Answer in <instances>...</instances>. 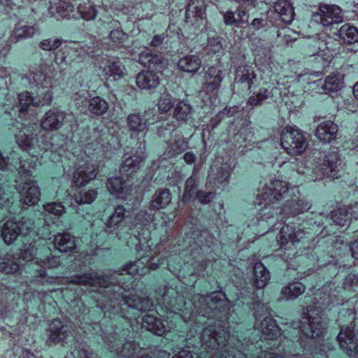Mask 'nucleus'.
<instances>
[{"mask_svg":"<svg viewBox=\"0 0 358 358\" xmlns=\"http://www.w3.org/2000/svg\"><path fill=\"white\" fill-rule=\"evenodd\" d=\"M224 291L185 301L168 286L155 292V299L136 294L137 285L127 287L115 281L86 289L77 304L64 298L80 318L85 303L93 302L90 315L100 322L80 327L87 336L120 358H228L234 329L232 313L239 309V268L229 270ZM81 320L79 319V321Z\"/></svg>","mask_w":358,"mask_h":358,"instance_id":"obj_1","label":"nucleus"},{"mask_svg":"<svg viewBox=\"0 0 358 358\" xmlns=\"http://www.w3.org/2000/svg\"><path fill=\"white\" fill-rule=\"evenodd\" d=\"M353 196L358 198V189ZM255 208L250 209L248 220L244 224L241 234L236 232V242L243 239L253 243L257 236L269 231L276 224L283 225L276 236L281 250L282 259L288 262H303L306 267L317 265L333 271L334 284L324 285L314 294L313 305L303 310L301 320L293 321L282 330V338H311L323 336L327 324L324 309L344 305L348 301L347 292L358 294V272L353 270L342 279L336 287L334 284L341 278L337 271V256L348 248V241L338 236H331L350 229L358 231V201L344 205L331 213L330 217L324 213H305L311 208V203L300 197L297 186H289L281 180L269 178L260 182L257 189Z\"/></svg>","mask_w":358,"mask_h":358,"instance_id":"obj_2","label":"nucleus"},{"mask_svg":"<svg viewBox=\"0 0 358 358\" xmlns=\"http://www.w3.org/2000/svg\"><path fill=\"white\" fill-rule=\"evenodd\" d=\"M145 158L140 155H132L127 158L120 169V176L112 177L108 180L107 188L110 194L127 201V210L122 206H117L112 215L106 221L94 218L91 214L78 208L77 213L90 222L92 236L90 243L100 247L101 250L113 238L127 240L134 236L138 241L136 250L138 260L125 264L121 271L111 273V278L115 282H123L127 287L137 285L138 275H143L145 269L156 270L166 266L168 270L184 283L186 275H200L208 266L210 260L203 252L212 253L213 250L206 241V245H201L202 235L191 227L189 232L179 238L173 248L164 253L159 252L165 238H160L159 244L155 249L152 248L154 230H150L151 213L141 210L132 220L129 210L140 206L143 195L134 185V176L143 164Z\"/></svg>","mask_w":358,"mask_h":358,"instance_id":"obj_3","label":"nucleus"},{"mask_svg":"<svg viewBox=\"0 0 358 358\" xmlns=\"http://www.w3.org/2000/svg\"><path fill=\"white\" fill-rule=\"evenodd\" d=\"M246 283L243 281L240 291V313H252L255 319V328L240 331L241 321H236L238 331L234 329L228 358H338L335 342L331 338L326 341L320 338H311L308 341L304 338L281 336V329L276 322L269 317L260 321L265 313L262 302V289L270 280V272L262 262H257L251 276L245 273Z\"/></svg>","mask_w":358,"mask_h":358,"instance_id":"obj_4","label":"nucleus"},{"mask_svg":"<svg viewBox=\"0 0 358 358\" xmlns=\"http://www.w3.org/2000/svg\"><path fill=\"white\" fill-rule=\"evenodd\" d=\"M40 124L36 122H21L16 120L10 130L14 134L16 142L19 146L27 151L32 157L41 155L48 156L56 166L62 167L64 174L68 177L72 176L73 182L78 187L85 185L90 181L95 179L96 168L90 163V157L85 152L76 150L66 152L62 148H56L49 134L38 136L34 131L40 126L44 130H55L63 124L64 113H48Z\"/></svg>","mask_w":358,"mask_h":358,"instance_id":"obj_5","label":"nucleus"},{"mask_svg":"<svg viewBox=\"0 0 358 358\" xmlns=\"http://www.w3.org/2000/svg\"><path fill=\"white\" fill-rule=\"evenodd\" d=\"M342 160L337 150H315L298 163L297 173L305 182L339 178L343 173Z\"/></svg>","mask_w":358,"mask_h":358,"instance_id":"obj_6","label":"nucleus"},{"mask_svg":"<svg viewBox=\"0 0 358 358\" xmlns=\"http://www.w3.org/2000/svg\"><path fill=\"white\" fill-rule=\"evenodd\" d=\"M21 85L33 90H37L38 96H34L27 91L19 94L18 112H27L40 105H49L52 101L51 78L43 72H31L22 76Z\"/></svg>","mask_w":358,"mask_h":358,"instance_id":"obj_7","label":"nucleus"},{"mask_svg":"<svg viewBox=\"0 0 358 358\" xmlns=\"http://www.w3.org/2000/svg\"><path fill=\"white\" fill-rule=\"evenodd\" d=\"M45 334L48 336L46 342L49 345L63 342V345L65 344L72 348L74 345L72 352L74 357L100 358L96 350L88 345L87 341L78 343L71 325H69L66 321L58 318L52 320L46 329Z\"/></svg>","mask_w":358,"mask_h":358,"instance_id":"obj_8","label":"nucleus"},{"mask_svg":"<svg viewBox=\"0 0 358 358\" xmlns=\"http://www.w3.org/2000/svg\"><path fill=\"white\" fill-rule=\"evenodd\" d=\"M99 22L100 25L98 26L100 34H103L106 30V34L109 31V34L106 41H110V43L106 44V42L99 43L96 41L94 38H90V43L84 44L85 55H87L91 58H95L96 60H103V52L102 49L110 50L119 48L124 45L125 41L127 39V35L121 29L120 24L118 20L110 18L108 15H103Z\"/></svg>","mask_w":358,"mask_h":358,"instance_id":"obj_9","label":"nucleus"},{"mask_svg":"<svg viewBox=\"0 0 358 358\" xmlns=\"http://www.w3.org/2000/svg\"><path fill=\"white\" fill-rule=\"evenodd\" d=\"M54 54V61L57 64H70L77 57L85 56L84 43L70 41L62 45V40L59 38H50L42 40L39 48L45 51H54L60 48Z\"/></svg>","mask_w":358,"mask_h":358,"instance_id":"obj_10","label":"nucleus"},{"mask_svg":"<svg viewBox=\"0 0 358 358\" xmlns=\"http://www.w3.org/2000/svg\"><path fill=\"white\" fill-rule=\"evenodd\" d=\"M88 85H85L81 83H77L71 87V98L76 101L78 109L83 112V110L87 108L89 112H107L108 109V102L101 96H95L90 100Z\"/></svg>","mask_w":358,"mask_h":358,"instance_id":"obj_11","label":"nucleus"},{"mask_svg":"<svg viewBox=\"0 0 358 358\" xmlns=\"http://www.w3.org/2000/svg\"><path fill=\"white\" fill-rule=\"evenodd\" d=\"M0 4L4 7V10L8 15L15 17L19 15L20 20L11 34L10 42L15 43L19 40L31 38L34 35L38 30V27L36 25L28 24H31V19L24 17V8L17 7L16 8L17 13H12V11L15 10L16 5L11 0H0Z\"/></svg>","mask_w":358,"mask_h":358,"instance_id":"obj_12","label":"nucleus"},{"mask_svg":"<svg viewBox=\"0 0 358 358\" xmlns=\"http://www.w3.org/2000/svg\"><path fill=\"white\" fill-rule=\"evenodd\" d=\"M348 320H351L350 324L348 327L341 326L336 342L343 352L352 357L358 353V331L355 329V322L357 315L352 309H348Z\"/></svg>","mask_w":358,"mask_h":358,"instance_id":"obj_13","label":"nucleus"},{"mask_svg":"<svg viewBox=\"0 0 358 358\" xmlns=\"http://www.w3.org/2000/svg\"><path fill=\"white\" fill-rule=\"evenodd\" d=\"M308 39L307 44L310 50L307 52V55L315 57V60L320 64V68H327L333 57L331 48L329 46L331 38L327 34L322 32L308 37Z\"/></svg>","mask_w":358,"mask_h":358,"instance_id":"obj_14","label":"nucleus"},{"mask_svg":"<svg viewBox=\"0 0 358 358\" xmlns=\"http://www.w3.org/2000/svg\"><path fill=\"white\" fill-rule=\"evenodd\" d=\"M124 133V130L120 127V124L113 122H109L104 123L103 125H98L93 133L92 138L87 136H81L78 141V143L84 144L87 143L90 145L91 143H95L96 145L98 144L103 145L105 141H108L109 136L115 137L119 140V143L121 144V134Z\"/></svg>","mask_w":358,"mask_h":358,"instance_id":"obj_15","label":"nucleus"},{"mask_svg":"<svg viewBox=\"0 0 358 358\" xmlns=\"http://www.w3.org/2000/svg\"><path fill=\"white\" fill-rule=\"evenodd\" d=\"M281 145L292 155L302 154L307 148L308 143L300 130L286 128L281 134Z\"/></svg>","mask_w":358,"mask_h":358,"instance_id":"obj_16","label":"nucleus"},{"mask_svg":"<svg viewBox=\"0 0 358 358\" xmlns=\"http://www.w3.org/2000/svg\"><path fill=\"white\" fill-rule=\"evenodd\" d=\"M312 19L324 27H327L342 22L343 17L339 6L321 4L317 11L313 13Z\"/></svg>","mask_w":358,"mask_h":358,"instance_id":"obj_17","label":"nucleus"},{"mask_svg":"<svg viewBox=\"0 0 358 358\" xmlns=\"http://www.w3.org/2000/svg\"><path fill=\"white\" fill-rule=\"evenodd\" d=\"M198 181L194 176H190L185 182V190L182 197L183 203L194 202L196 199L202 204H208L215 198L216 194L214 192L196 191Z\"/></svg>","mask_w":358,"mask_h":358,"instance_id":"obj_18","label":"nucleus"},{"mask_svg":"<svg viewBox=\"0 0 358 358\" xmlns=\"http://www.w3.org/2000/svg\"><path fill=\"white\" fill-rule=\"evenodd\" d=\"M171 169V164L165 157H160L152 162L144 180L151 181L154 179L157 185L162 184L169 178Z\"/></svg>","mask_w":358,"mask_h":358,"instance_id":"obj_19","label":"nucleus"},{"mask_svg":"<svg viewBox=\"0 0 358 358\" xmlns=\"http://www.w3.org/2000/svg\"><path fill=\"white\" fill-rule=\"evenodd\" d=\"M203 6V0H189L185 13V23L196 29L203 24L205 21Z\"/></svg>","mask_w":358,"mask_h":358,"instance_id":"obj_20","label":"nucleus"},{"mask_svg":"<svg viewBox=\"0 0 358 358\" xmlns=\"http://www.w3.org/2000/svg\"><path fill=\"white\" fill-rule=\"evenodd\" d=\"M203 90L207 93L216 92L224 78L223 70L219 66H212L203 73Z\"/></svg>","mask_w":358,"mask_h":358,"instance_id":"obj_21","label":"nucleus"},{"mask_svg":"<svg viewBox=\"0 0 358 358\" xmlns=\"http://www.w3.org/2000/svg\"><path fill=\"white\" fill-rule=\"evenodd\" d=\"M138 62L159 73H162L167 66V60L162 56L154 54L150 50L147 49L141 52L138 55Z\"/></svg>","mask_w":358,"mask_h":358,"instance_id":"obj_22","label":"nucleus"},{"mask_svg":"<svg viewBox=\"0 0 358 358\" xmlns=\"http://www.w3.org/2000/svg\"><path fill=\"white\" fill-rule=\"evenodd\" d=\"M102 74L108 82L118 81L125 76L124 65L118 59H110L102 69Z\"/></svg>","mask_w":358,"mask_h":358,"instance_id":"obj_23","label":"nucleus"},{"mask_svg":"<svg viewBox=\"0 0 358 358\" xmlns=\"http://www.w3.org/2000/svg\"><path fill=\"white\" fill-rule=\"evenodd\" d=\"M65 194L66 197L64 198V203L66 205L69 203L72 205L73 201L77 205L90 204L95 200L97 196V192L94 189L87 191L85 189H81L79 192L76 191L73 195L71 194V191L67 189Z\"/></svg>","mask_w":358,"mask_h":358,"instance_id":"obj_24","label":"nucleus"},{"mask_svg":"<svg viewBox=\"0 0 358 358\" xmlns=\"http://www.w3.org/2000/svg\"><path fill=\"white\" fill-rule=\"evenodd\" d=\"M74 7L72 0H53L50 1L48 12L52 17L59 20L69 17L73 12Z\"/></svg>","mask_w":358,"mask_h":358,"instance_id":"obj_25","label":"nucleus"},{"mask_svg":"<svg viewBox=\"0 0 358 358\" xmlns=\"http://www.w3.org/2000/svg\"><path fill=\"white\" fill-rule=\"evenodd\" d=\"M171 201V195L169 189H164L162 190L157 191L152 196L149 207V213H151L150 220V229H152V222L154 221V213L153 210L164 209L165 208ZM147 213L148 212L146 211Z\"/></svg>","mask_w":358,"mask_h":358,"instance_id":"obj_26","label":"nucleus"},{"mask_svg":"<svg viewBox=\"0 0 358 358\" xmlns=\"http://www.w3.org/2000/svg\"><path fill=\"white\" fill-rule=\"evenodd\" d=\"M338 126L333 121L327 120L320 123L315 131V136L324 143H331L335 139Z\"/></svg>","mask_w":358,"mask_h":358,"instance_id":"obj_27","label":"nucleus"},{"mask_svg":"<svg viewBox=\"0 0 358 358\" xmlns=\"http://www.w3.org/2000/svg\"><path fill=\"white\" fill-rule=\"evenodd\" d=\"M141 113H130L127 117V124L131 131L130 134L131 139L136 138V131H143L145 129L152 124L146 117L152 113H143L144 115L141 116Z\"/></svg>","mask_w":358,"mask_h":358,"instance_id":"obj_28","label":"nucleus"},{"mask_svg":"<svg viewBox=\"0 0 358 358\" xmlns=\"http://www.w3.org/2000/svg\"><path fill=\"white\" fill-rule=\"evenodd\" d=\"M181 36L182 31L178 27L176 26L173 24H169L164 33L155 34L152 36L151 41L149 44L151 47L154 48H162L166 38L176 37L180 40Z\"/></svg>","mask_w":358,"mask_h":358,"instance_id":"obj_29","label":"nucleus"},{"mask_svg":"<svg viewBox=\"0 0 358 358\" xmlns=\"http://www.w3.org/2000/svg\"><path fill=\"white\" fill-rule=\"evenodd\" d=\"M136 83L141 89L150 90L159 84V78L152 71H141L136 76Z\"/></svg>","mask_w":358,"mask_h":358,"instance_id":"obj_30","label":"nucleus"},{"mask_svg":"<svg viewBox=\"0 0 358 358\" xmlns=\"http://www.w3.org/2000/svg\"><path fill=\"white\" fill-rule=\"evenodd\" d=\"M256 75L252 66H239L236 71L235 80L238 83L245 84V87L251 89L254 84Z\"/></svg>","mask_w":358,"mask_h":358,"instance_id":"obj_31","label":"nucleus"},{"mask_svg":"<svg viewBox=\"0 0 358 358\" xmlns=\"http://www.w3.org/2000/svg\"><path fill=\"white\" fill-rule=\"evenodd\" d=\"M201 66V59L195 55L184 56L178 62V69L187 73H196Z\"/></svg>","mask_w":358,"mask_h":358,"instance_id":"obj_32","label":"nucleus"},{"mask_svg":"<svg viewBox=\"0 0 358 358\" xmlns=\"http://www.w3.org/2000/svg\"><path fill=\"white\" fill-rule=\"evenodd\" d=\"M222 49V38L218 35L215 34L208 37L206 45L201 51V55L205 60H208L213 55L219 53Z\"/></svg>","mask_w":358,"mask_h":358,"instance_id":"obj_33","label":"nucleus"},{"mask_svg":"<svg viewBox=\"0 0 358 358\" xmlns=\"http://www.w3.org/2000/svg\"><path fill=\"white\" fill-rule=\"evenodd\" d=\"M231 172V167L228 164H222L221 166H217L215 163L210 166L209 172V180L214 179L219 183H222L227 181Z\"/></svg>","mask_w":358,"mask_h":358,"instance_id":"obj_34","label":"nucleus"},{"mask_svg":"<svg viewBox=\"0 0 358 358\" xmlns=\"http://www.w3.org/2000/svg\"><path fill=\"white\" fill-rule=\"evenodd\" d=\"M275 11L278 13L282 22L290 24L294 18V8L292 4L286 1L281 0L276 2L274 6Z\"/></svg>","mask_w":358,"mask_h":358,"instance_id":"obj_35","label":"nucleus"},{"mask_svg":"<svg viewBox=\"0 0 358 358\" xmlns=\"http://www.w3.org/2000/svg\"><path fill=\"white\" fill-rule=\"evenodd\" d=\"M344 42L352 44L358 42V29L350 24H343L336 34Z\"/></svg>","mask_w":358,"mask_h":358,"instance_id":"obj_36","label":"nucleus"},{"mask_svg":"<svg viewBox=\"0 0 358 358\" xmlns=\"http://www.w3.org/2000/svg\"><path fill=\"white\" fill-rule=\"evenodd\" d=\"M343 85V76L340 74H333L325 78L322 88L326 93H330L337 92L338 90L341 89Z\"/></svg>","mask_w":358,"mask_h":358,"instance_id":"obj_37","label":"nucleus"},{"mask_svg":"<svg viewBox=\"0 0 358 358\" xmlns=\"http://www.w3.org/2000/svg\"><path fill=\"white\" fill-rule=\"evenodd\" d=\"M306 285L302 282H294L282 289V294L287 299H294L305 292Z\"/></svg>","mask_w":358,"mask_h":358,"instance_id":"obj_38","label":"nucleus"},{"mask_svg":"<svg viewBox=\"0 0 358 358\" xmlns=\"http://www.w3.org/2000/svg\"><path fill=\"white\" fill-rule=\"evenodd\" d=\"M77 8L82 18L85 20H94L99 13L96 6L90 0L78 4Z\"/></svg>","mask_w":358,"mask_h":358,"instance_id":"obj_39","label":"nucleus"},{"mask_svg":"<svg viewBox=\"0 0 358 358\" xmlns=\"http://www.w3.org/2000/svg\"><path fill=\"white\" fill-rule=\"evenodd\" d=\"M156 127L158 129L159 136L165 138V141H166L167 139L166 137L171 136V134L175 131L176 126L174 124L173 120H165L162 124H157Z\"/></svg>","mask_w":358,"mask_h":358,"instance_id":"obj_40","label":"nucleus"},{"mask_svg":"<svg viewBox=\"0 0 358 358\" xmlns=\"http://www.w3.org/2000/svg\"><path fill=\"white\" fill-rule=\"evenodd\" d=\"M174 106V102L169 93L164 92L158 102L159 112H169Z\"/></svg>","mask_w":358,"mask_h":358,"instance_id":"obj_41","label":"nucleus"},{"mask_svg":"<svg viewBox=\"0 0 358 358\" xmlns=\"http://www.w3.org/2000/svg\"><path fill=\"white\" fill-rule=\"evenodd\" d=\"M268 96V90L266 89H260L259 92L251 96L249 98L248 103L250 106H257L261 103Z\"/></svg>","mask_w":358,"mask_h":358,"instance_id":"obj_42","label":"nucleus"},{"mask_svg":"<svg viewBox=\"0 0 358 358\" xmlns=\"http://www.w3.org/2000/svg\"><path fill=\"white\" fill-rule=\"evenodd\" d=\"M248 24L250 29H252L254 31H258L264 28L267 24L266 16L262 14L260 17L254 18Z\"/></svg>","mask_w":358,"mask_h":358,"instance_id":"obj_43","label":"nucleus"},{"mask_svg":"<svg viewBox=\"0 0 358 358\" xmlns=\"http://www.w3.org/2000/svg\"><path fill=\"white\" fill-rule=\"evenodd\" d=\"M224 22L227 26H235L240 27L236 19V13L232 10H227L224 13L222 12Z\"/></svg>","mask_w":358,"mask_h":358,"instance_id":"obj_44","label":"nucleus"},{"mask_svg":"<svg viewBox=\"0 0 358 358\" xmlns=\"http://www.w3.org/2000/svg\"><path fill=\"white\" fill-rule=\"evenodd\" d=\"M343 147L345 150H349L348 154L351 155H358V135L352 140L346 141Z\"/></svg>","mask_w":358,"mask_h":358,"instance_id":"obj_45","label":"nucleus"},{"mask_svg":"<svg viewBox=\"0 0 358 358\" xmlns=\"http://www.w3.org/2000/svg\"><path fill=\"white\" fill-rule=\"evenodd\" d=\"M248 10L243 9L238 6H237L235 13L240 27H243V24H248Z\"/></svg>","mask_w":358,"mask_h":358,"instance_id":"obj_46","label":"nucleus"},{"mask_svg":"<svg viewBox=\"0 0 358 358\" xmlns=\"http://www.w3.org/2000/svg\"><path fill=\"white\" fill-rule=\"evenodd\" d=\"M192 106L187 99L180 101L177 103L173 112H191Z\"/></svg>","mask_w":358,"mask_h":358,"instance_id":"obj_47","label":"nucleus"},{"mask_svg":"<svg viewBox=\"0 0 358 358\" xmlns=\"http://www.w3.org/2000/svg\"><path fill=\"white\" fill-rule=\"evenodd\" d=\"M256 1L257 0H236L238 3V6L248 11L255 6Z\"/></svg>","mask_w":358,"mask_h":358,"instance_id":"obj_48","label":"nucleus"},{"mask_svg":"<svg viewBox=\"0 0 358 358\" xmlns=\"http://www.w3.org/2000/svg\"><path fill=\"white\" fill-rule=\"evenodd\" d=\"M350 250L352 254V257L358 260V239H356L350 245Z\"/></svg>","mask_w":358,"mask_h":358,"instance_id":"obj_49","label":"nucleus"},{"mask_svg":"<svg viewBox=\"0 0 358 358\" xmlns=\"http://www.w3.org/2000/svg\"><path fill=\"white\" fill-rule=\"evenodd\" d=\"M183 159L187 164H192L196 160V155L192 152H187L184 155Z\"/></svg>","mask_w":358,"mask_h":358,"instance_id":"obj_50","label":"nucleus"},{"mask_svg":"<svg viewBox=\"0 0 358 358\" xmlns=\"http://www.w3.org/2000/svg\"><path fill=\"white\" fill-rule=\"evenodd\" d=\"M20 358H36V357L34 355V354L31 352V350H25L22 351V352L20 355Z\"/></svg>","mask_w":358,"mask_h":358,"instance_id":"obj_51","label":"nucleus"},{"mask_svg":"<svg viewBox=\"0 0 358 358\" xmlns=\"http://www.w3.org/2000/svg\"><path fill=\"white\" fill-rule=\"evenodd\" d=\"M250 124V122L247 119H245L241 127L238 129V132L242 135L245 130H246L245 127H248Z\"/></svg>","mask_w":358,"mask_h":358,"instance_id":"obj_52","label":"nucleus"},{"mask_svg":"<svg viewBox=\"0 0 358 358\" xmlns=\"http://www.w3.org/2000/svg\"><path fill=\"white\" fill-rule=\"evenodd\" d=\"M19 116L18 117L20 119V120L23 121L24 119H27L28 117H30L31 115V113H18Z\"/></svg>","mask_w":358,"mask_h":358,"instance_id":"obj_53","label":"nucleus"},{"mask_svg":"<svg viewBox=\"0 0 358 358\" xmlns=\"http://www.w3.org/2000/svg\"><path fill=\"white\" fill-rule=\"evenodd\" d=\"M353 94L355 97L358 100V81L353 87Z\"/></svg>","mask_w":358,"mask_h":358,"instance_id":"obj_54","label":"nucleus"},{"mask_svg":"<svg viewBox=\"0 0 358 358\" xmlns=\"http://www.w3.org/2000/svg\"><path fill=\"white\" fill-rule=\"evenodd\" d=\"M173 115V118L174 119H176L178 120V118H180L181 117V115H183L185 113H171Z\"/></svg>","mask_w":358,"mask_h":358,"instance_id":"obj_55","label":"nucleus"},{"mask_svg":"<svg viewBox=\"0 0 358 358\" xmlns=\"http://www.w3.org/2000/svg\"><path fill=\"white\" fill-rule=\"evenodd\" d=\"M342 316H343V312L340 310L339 313H338V320H342Z\"/></svg>","mask_w":358,"mask_h":358,"instance_id":"obj_56","label":"nucleus"},{"mask_svg":"<svg viewBox=\"0 0 358 358\" xmlns=\"http://www.w3.org/2000/svg\"><path fill=\"white\" fill-rule=\"evenodd\" d=\"M5 42V40L4 39H1L0 38V48H1L3 45V43Z\"/></svg>","mask_w":358,"mask_h":358,"instance_id":"obj_57","label":"nucleus"},{"mask_svg":"<svg viewBox=\"0 0 358 358\" xmlns=\"http://www.w3.org/2000/svg\"><path fill=\"white\" fill-rule=\"evenodd\" d=\"M94 114L96 115L97 117H99L100 115H105L106 113H94ZM107 114L109 115V113H107ZM96 120H99V117H97Z\"/></svg>","mask_w":358,"mask_h":358,"instance_id":"obj_58","label":"nucleus"},{"mask_svg":"<svg viewBox=\"0 0 358 358\" xmlns=\"http://www.w3.org/2000/svg\"><path fill=\"white\" fill-rule=\"evenodd\" d=\"M103 9L104 10V11H105L106 13H109V11H108V8H107V6H106Z\"/></svg>","mask_w":358,"mask_h":358,"instance_id":"obj_59","label":"nucleus"},{"mask_svg":"<svg viewBox=\"0 0 358 358\" xmlns=\"http://www.w3.org/2000/svg\"><path fill=\"white\" fill-rule=\"evenodd\" d=\"M210 256L213 257V259H215V262L217 264V260L214 257H213V255H211Z\"/></svg>","mask_w":358,"mask_h":358,"instance_id":"obj_60","label":"nucleus"},{"mask_svg":"<svg viewBox=\"0 0 358 358\" xmlns=\"http://www.w3.org/2000/svg\"><path fill=\"white\" fill-rule=\"evenodd\" d=\"M220 208H221V209H222V208H223V207H224L223 203H220Z\"/></svg>","mask_w":358,"mask_h":358,"instance_id":"obj_61","label":"nucleus"},{"mask_svg":"<svg viewBox=\"0 0 358 358\" xmlns=\"http://www.w3.org/2000/svg\"><path fill=\"white\" fill-rule=\"evenodd\" d=\"M315 287H316V285H313V286H312V288H313V289H315Z\"/></svg>","mask_w":358,"mask_h":358,"instance_id":"obj_62","label":"nucleus"},{"mask_svg":"<svg viewBox=\"0 0 358 358\" xmlns=\"http://www.w3.org/2000/svg\"><path fill=\"white\" fill-rule=\"evenodd\" d=\"M6 47H9V46H10V44L6 43Z\"/></svg>","mask_w":358,"mask_h":358,"instance_id":"obj_63","label":"nucleus"},{"mask_svg":"<svg viewBox=\"0 0 358 358\" xmlns=\"http://www.w3.org/2000/svg\"><path fill=\"white\" fill-rule=\"evenodd\" d=\"M57 195L59 194V190L57 192Z\"/></svg>","mask_w":358,"mask_h":358,"instance_id":"obj_64","label":"nucleus"}]
</instances>
